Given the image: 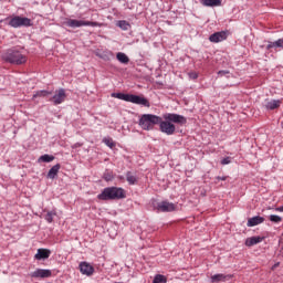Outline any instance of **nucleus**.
Here are the masks:
<instances>
[{
    "instance_id": "f257e3e1",
    "label": "nucleus",
    "mask_w": 283,
    "mask_h": 283,
    "mask_svg": "<svg viewBox=\"0 0 283 283\" xmlns=\"http://www.w3.org/2000/svg\"><path fill=\"white\" fill-rule=\"evenodd\" d=\"M176 125H187V117L176 113H165L160 117L159 130L166 136H174L176 134Z\"/></svg>"
},
{
    "instance_id": "f03ea898",
    "label": "nucleus",
    "mask_w": 283,
    "mask_h": 283,
    "mask_svg": "<svg viewBox=\"0 0 283 283\" xmlns=\"http://www.w3.org/2000/svg\"><path fill=\"white\" fill-rule=\"evenodd\" d=\"M126 198L125 189L118 187H106L97 195V200H123Z\"/></svg>"
},
{
    "instance_id": "7ed1b4c3",
    "label": "nucleus",
    "mask_w": 283,
    "mask_h": 283,
    "mask_svg": "<svg viewBox=\"0 0 283 283\" xmlns=\"http://www.w3.org/2000/svg\"><path fill=\"white\" fill-rule=\"evenodd\" d=\"M3 61L11 65H23L28 63V56L17 49H9L2 55Z\"/></svg>"
},
{
    "instance_id": "20e7f679",
    "label": "nucleus",
    "mask_w": 283,
    "mask_h": 283,
    "mask_svg": "<svg viewBox=\"0 0 283 283\" xmlns=\"http://www.w3.org/2000/svg\"><path fill=\"white\" fill-rule=\"evenodd\" d=\"M159 123L160 116L154 114H144L139 118V127L145 132H150V129H154V126L159 125Z\"/></svg>"
},
{
    "instance_id": "39448f33",
    "label": "nucleus",
    "mask_w": 283,
    "mask_h": 283,
    "mask_svg": "<svg viewBox=\"0 0 283 283\" xmlns=\"http://www.w3.org/2000/svg\"><path fill=\"white\" fill-rule=\"evenodd\" d=\"M8 25L10 28H32L33 23L30 18L13 15L9 19Z\"/></svg>"
},
{
    "instance_id": "423d86ee",
    "label": "nucleus",
    "mask_w": 283,
    "mask_h": 283,
    "mask_svg": "<svg viewBox=\"0 0 283 283\" xmlns=\"http://www.w3.org/2000/svg\"><path fill=\"white\" fill-rule=\"evenodd\" d=\"M64 23L67 28H83V27L101 28V23L93 22V21H85V20L67 19Z\"/></svg>"
},
{
    "instance_id": "0eeeda50",
    "label": "nucleus",
    "mask_w": 283,
    "mask_h": 283,
    "mask_svg": "<svg viewBox=\"0 0 283 283\" xmlns=\"http://www.w3.org/2000/svg\"><path fill=\"white\" fill-rule=\"evenodd\" d=\"M128 103H133L134 105H142L143 107H151L149 99L140 95L130 94L128 97Z\"/></svg>"
},
{
    "instance_id": "6e6552de",
    "label": "nucleus",
    "mask_w": 283,
    "mask_h": 283,
    "mask_svg": "<svg viewBox=\"0 0 283 283\" xmlns=\"http://www.w3.org/2000/svg\"><path fill=\"white\" fill-rule=\"evenodd\" d=\"M156 209L161 213H169L171 211H176V203L169 201H160L157 203Z\"/></svg>"
},
{
    "instance_id": "1a4fd4ad",
    "label": "nucleus",
    "mask_w": 283,
    "mask_h": 283,
    "mask_svg": "<svg viewBox=\"0 0 283 283\" xmlns=\"http://www.w3.org/2000/svg\"><path fill=\"white\" fill-rule=\"evenodd\" d=\"M65 98H67V94H65V88H60L55 91V94L50 98L53 105H61V103H65Z\"/></svg>"
},
{
    "instance_id": "9d476101",
    "label": "nucleus",
    "mask_w": 283,
    "mask_h": 283,
    "mask_svg": "<svg viewBox=\"0 0 283 283\" xmlns=\"http://www.w3.org/2000/svg\"><path fill=\"white\" fill-rule=\"evenodd\" d=\"M30 277H52V271L45 269H36L35 271L30 273Z\"/></svg>"
},
{
    "instance_id": "9b49d317",
    "label": "nucleus",
    "mask_w": 283,
    "mask_h": 283,
    "mask_svg": "<svg viewBox=\"0 0 283 283\" xmlns=\"http://www.w3.org/2000/svg\"><path fill=\"white\" fill-rule=\"evenodd\" d=\"M211 43H221V41H227V32H216L209 36Z\"/></svg>"
},
{
    "instance_id": "f8f14e48",
    "label": "nucleus",
    "mask_w": 283,
    "mask_h": 283,
    "mask_svg": "<svg viewBox=\"0 0 283 283\" xmlns=\"http://www.w3.org/2000/svg\"><path fill=\"white\" fill-rule=\"evenodd\" d=\"M80 271L83 275H94V266L87 262L80 263Z\"/></svg>"
},
{
    "instance_id": "ddd939ff",
    "label": "nucleus",
    "mask_w": 283,
    "mask_h": 283,
    "mask_svg": "<svg viewBox=\"0 0 283 283\" xmlns=\"http://www.w3.org/2000/svg\"><path fill=\"white\" fill-rule=\"evenodd\" d=\"M52 254V251L48 249H39L36 254L34 255L35 260H48L50 255Z\"/></svg>"
},
{
    "instance_id": "4468645a",
    "label": "nucleus",
    "mask_w": 283,
    "mask_h": 283,
    "mask_svg": "<svg viewBox=\"0 0 283 283\" xmlns=\"http://www.w3.org/2000/svg\"><path fill=\"white\" fill-rule=\"evenodd\" d=\"M200 3L205 8H218L222 6V0H201Z\"/></svg>"
},
{
    "instance_id": "2eb2a0df",
    "label": "nucleus",
    "mask_w": 283,
    "mask_h": 283,
    "mask_svg": "<svg viewBox=\"0 0 283 283\" xmlns=\"http://www.w3.org/2000/svg\"><path fill=\"white\" fill-rule=\"evenodd\" d=\"M61 170V164L54 165L48 172L46 178L50 180H54L56 176H59V171Z\"/></svg>"
},
{
    "instance_id": "dca6fc26",
    "label": "nucleus",
    "mask_w": 283,
    "mask_h": 283,
    "mask_svg": "<svg viewBox=\"0 0 283 283\" xmlns=\"http://www.w3.org/2000/svg\"><path fill=\"white\" fill-rule=\"evenodd\" d=\"M264 241V237H250L245 240V247H255Z\"/></svg>"
},
{
    "instance_id": "f3484780",
    "label": "nucleus",
    "mask_w": 283,
    "mask_h": 283,
    "mask_svg": "<svg viewBox=\"0 0 283 283\" xmlns=\"http://www.w3.org/2000/svg\"><path fill=\"white\" fill-rule=\"evenodd\" d=\"M264 222V217L255 216L248 220L247 227H258Z\"/></svg>"
},
{
    "instance_id": "a211bd4d",
    "label": "nucleus",
    "mask_w": 283,
    "mask_h": 283,
    "mask_svg": "<svg viewBox=\"0 0 283 283\" xmlns=\"http://www.w3.org/2000/svg\"><path fill=\"white\" fill-rule=\"evenodd\" d=\"M96 56L103 61H112V59H114V53L112 51H103L101 53H96Z\"/></svg>"
},
{
    "instance_id": "6ab92c4d",
    "label": "nucleus",
    "mask_w": 283,
    "mask_h": 283,
    "mask_svg": "<svg viewBox=\"0 0 283 283\" xmlns=\"http://www.w3.org/2000/svg\"><path fill=\"white\" fill-rule=\"evenodd\" d=\"M126 180L128 182V185H138V177L136 176V174L132 172V171H127L126 172Z\"/></svg>"
},
{
    "instance_id": "aec40b11",
    "label": "nucleus",
    "mask_w": 283,
    "mask_h": 283,
    "mask_svg": "<svg viewBox=\"0 0 283 283\" xmlns=\"http://www.w3.org/2000/svg\"><path fill=\"white\" fill-rule=\"evenodd\" d=\"M273 48H281L283 50V39H279L274 42L269 41L266 50H273Z\"/></svg>"
},
{
    "instance_id": "412c9836",
    "label": "nucleus",
    "mask_w": 283,
    "mask_h": 283,
    "mask_svg": "<svg viewBox=\"0 0 283 283\" xmlns=\"http://www.w3.org/2000/svg\"><path fill=\"white\" fill-rule=\"evenodd\" d=\"M54 218H56V209L48 211L44 216V220H46L49 224H52L54 222Z\"/></svg>"
},
{
    "instance_id": "4be33fe9",
    "label": "nucleus",
    "mask_w": 283,
    "mask_h": 283,
    "mask_svg": "<svg viewBox=\"0 0 283 283\" xmlns=\"http://www.w3.org/2000/svg\"><path fill=\"white\" fill-rule=\"evenodd\" d=\"M280 105H282V101L272 99L266 103L265 107H266V109H277V107H280Z\"/></svg>"
},
{
    "instance_id": "5701e85b",
    "label": "nucleus",
    "mask_w": 283,
    "mask_h": 283,
    "mask_svg": "<svg viewBox=\"0 0 283 283\" xmlns=\"http://www.w3.org/2000/svg\"><path fill=\"white\" fill-rule=\"evenodd\" d=\"M129 95L125 93H112L111 96L113 98H118L119 101H125L126 103H129Z\"/></svg>"
},
{
    "instance_id": "b1692460",
    "label": "nucleus",
    "mask_w": 283,
    "mask_h": 283,
    "mask_svg": "<svg viewBox=\"0 0 283 283\" xmlns=\"http://www.w3.org/2000/svg\"><path fill=\"white\" fill-rule=\"evenodd\" d=\"M116 59H117V61H119V63H124L125 65H127V63H129V56H127V54H125L123 52H118L116 54Z\"/></svg>"
},
{
    "instance_id": "393cba45",
    "label": "nucleus",
    "mask_w": 283,
    "mask_h": 283,
    "mask_svg": "<svg viewBox=\"0 0 283 283\" xmlns=\"http://www.w3.org/2000/svg\"><path fill=\"white\" fill-rule=\"evenodd\" d=\"M117 28H120V30H124V32H127V30H129V28H132V24H129V22H127V20H119L117 22Z\"/></svg>"
},
{
    "instance_id": "a878e982",
    "label": "nucleus",
    "mask_w": 283,
    "mask_h": 283,
    "mask_svg": "<svg viewBox=\"0 0 283 283\" xmlns=\"http://www.w3.org/2000/svg\"><path fill=\"white\" fill-rule=\"evenodd\" d=\"M54 158V155L45 154L39 157L38 163H52Z\"/></svg>"
},
{
    "instance_id": "bb28decb",
    "label": "nucleus",
    "mask_w": 283,
    "mask_h": 283,
    "mask_svg": "<svg viewBox=\"0 0 283 283\" xmlns=\"http://www.w3.org/2000/svg\"><path fill=\"white\" fill-rule=\"evenodd\" d=\"M224 280H227L224 274H214L210 277L211 283L224 282Z\"/></svg>"
},
{
    "instance_id": "cd10ccee",
    "label": "nucleus",
    "mask_w": 283,
    "mask_h": 283,
    "mask_svg": "<svg viewBox=\"0 0 283 283\" xmlns=\"http://www.w3.org/2000/svg\"><path fill=\"white\" fill-rule=\"evenodd\" d=\"M103 179L106 182H112V180H114V172H112L109 170H105V172L103 174Z\"/></svg>"
},
{
    "instance_id": "c85d7f7f",
    "label": "nucleus",
    "mask_w": 283,
    "mask_h": 283,
    "mask_svg": "<svg viewBox=\"0 0 283 283\" xmlns=\"http://www.w3.org/2000/svg\"><path fill=\"white\" fill-rule=\"evenodd\" d=\"M103 143L106 147H109V149H114V147H116V144L114 143V140L112 138H107L105 137L103 139Z\"/></svg>"
},
{
    "instance_id": "c756f323",
    "label": "nucleus",
    "mask_w": 283,
    "mask_h": 283,
    "mask_svg": "<svg viewBox=\"0 0 283 283\" xmlns=\"http://www.w3.org/2000/svg\"><path fill=\"white\" fill-rule=\"evenodd\" d=\"M153 283H167V277L163 274H157L155 275Z\"/></svg>"
},
{
    "instance_id": "7c9ffc66",
    "label": "nucleus",
    "mask_w": 283,
    "mask_h": 283,
    "mask_svg": "<svg viewBox=\"0 0 283 283\" xmlns=\"http://www.w3.org/2000/svg\"><path fill=\"white\" fill-rule=\"evenodd\" d=\"M52 94V91H46V90H42V91H38L34 95L33 98H36V96H50Z\"/></svg>"
},
{
    "instance_id": "2f4dec72",
    "label": "nucleus",
    "mask_w": 283,
    "mask_h": 283,
    "mask_svg": "<svg viewBox=\"0 0 283 283\" xmlns=\"http://www.w3.org/2000/svg\"><path fill=\"white\" fill-rule=\"evenodd\" d=\"M270 221L274 222V224H280V222H282V217H280L277 214H271L270 216Z\"/></svg>"
},
{
    "instance_id": "473e14b6",
    "label": "nucleus",
    "mask_w": 283,
    "mask_h": 283,
    "mask_svg": "<svg viewBox=\"0 0 283 283\" xmlns=\"http://www.w3.org/2000/svg\"><path fill=\"white\" fill-rule=\"evenodd\" d=\"M221 165H231V157H224L221 160Z\"/></svg>"
},
{
    "instance_id": "72a5a7b5",
    "label": "nucleus",
    "mask_w": 283,
    "mask_h": 283,
    "mask_svg": "<svg viewBox=\"0 0 283 283\" xmlns=\"http://www.w3.org/2000/svg\"><path fill=\"white\" fill-rule=\"evenodd\" d=\"M189 78H192V81H196V78H198V73H196V72H190V73H189Z\"/></svg>"
},
{
    "instance_id": "f704fd0d",
    "label": "nucleus",
    "mask_w": 283,
    "mask_h": 283,
    "mask_svg": "<svg viewBox=\"0 0 283 283\" xmlns=\"http://www.w3.org/2000/svg\"><path fill=\"white\" fill-rule=\"evenodd\" d=\"M227 74H229V71L223 70V71H219L218 72V76L222 77V76H227Z\"/></svg>"
},
{
    "instance_id": "c9c22d12",
    "label": "nucleus",
    "mask_w": 283,
    "mask_h": 283,
    "mask_svg": "<svg viewBox=\"0 0 283 283\" xmlns=\"http://www.w3.org/2000/svg\"><path fill=\"white\" fill-rule=\"evenodd\" d=\"M77 147H81V143H76L72 146L73 149H76Z\"/></svg>"
},
{
    "instance_id": "e433bc0d",
    "label": "nucleus",
    "mask_w": 283,
    "mask_h": 283,
    "mask_svg": "<svg viewBox=\"0 0 283 283\" xmlns=\"http://www.w3.org/2000/svg\"><path fill=\"white\" fill-rule=\"evenodd\" d=\"M217 180H227V176H222V177L218 176Z\"/></svg>"
},
{
    "instance_id": "4c0bfd02",
    "label": "nucleus",
    "mask_w": 283,
    "mask_h": 283,
    "mask_svg": "<svg viewBox=\"0 0 283 283\" xmlns=\"http://www.w3.org/2000/svg\"><path fill=\"white\" fill-rule=\"evenodd\" d=\"M275 211L283 212V206L275 208Z\"/></svg>"
},
{
    "instance_id": "58836bf2",
    "label": "nucleus",
    "mask_w": 283,
    "mask_h": 283,
    "mask_svg": "<svg viewBox=\"0 0 283 283\" xmlns=\"http://www.w3.org/2000/svg\"><path fill=\"white\" fill-rule=\"evenodd\" d=\"M276 266H280V263H276L272 269H275Z\"/></svg>"
}]
</instances>
